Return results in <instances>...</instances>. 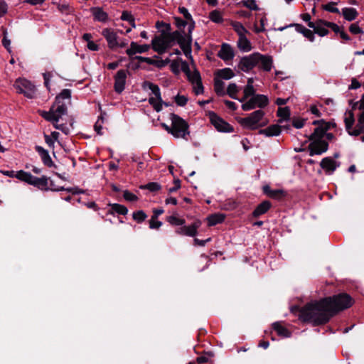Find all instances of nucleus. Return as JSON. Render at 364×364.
<instances>
[{
    "label": "nucleus",
    "instance_id": "obj_21",
    "mask_svg": "<svg viewBox=\"0 0 364 364\" xmlns=\"http://www.w3.org/2000/svg\"><path fill=\"white\" fill-rule=\"evenodd\" d=\"M48 181H49V178H48L46 176H43L41 178L33 176L32 182L31 183V185H32L42 191H48Z\"/></svg>",
    "mask_w": 364,
    "mask_h": 364
},
{
    "label": "nucleus",
    "instance_id": "obj_25",
    "mask_svg": "<svg viewBox=\"0 0 364 364\" xmlns=\"http://www.w3.org/2000/svg\"><path fill=\"white\" fill-rule=\"evenodd\" d=\"M108 205L111 208L107 211V215H114L115 213L119 215H126L128 213V209L124 205L119 203H109Z\"/></svg>",
    "mask_w": 364,
    "mask_h": 364
},
{
    "label": "nucleus",
    "instance_id": "obj_27",
    "mask_svg": "<svg viewBox=\"0 0 364 364\" xmlns=\"http://www.w3.org/2000/svg\"><path fill=\"white\" fill-rule=\"evenodd\" d=\"M225 219V215L222 213H215L210 215L207 218L208 225L214 226L217 224L222 223Z\"/></svg>",
    "mask_w": 364,
    "mask_h": 364
},
{
    "label": "nucleus",
    "instance_id": "obj_42",
    "mask_svg": "<svg viewBox=\"0 0 364 364\" xmlns=\"http://www.w3.org/2000/svg\"><path fill=\"white\" fill-rule=\"evenodd\" d=\"M147 218V215L142 210H137L133 213L132 218L137 223H141L144 222Z\"/></svg>",
    "mask_w": 364,
    "mask_h": 364
},
{
    "label": "nucleus",
    "instance_id": "obj_39",
    "mask_svg": "<svg viewBox=\"0 0 364 364\" xmlns=\"http://www.w3.org/2000/svg\"><path fill=\"white\" fill-rule=\"evenodd\" d=\"M348 114L349 116L345 118L344 122L346 124V129L348 133L350 134V132H352V127L355 122V118L353 111H349Z\"/></svg>",
    "mask_w": 364,
    "mask_h": 364
},
{
    "label": "nucleus",
    "instance_id": "obj_60",
    "mask_svg": "<svg viewBox=\"0 0 364 364\" xmlns=\"http://www.w3.org/2000/svg\"><path fill=\"white\" fill-rule=\"evenodd\" d=\"M188 100V97H186L184 95H177L175 97V102L176 103L177 105L181 107L185 106L187 104Z\"/></svg>",
    "mask_w": 364,
    "mask_h": 364
},
{
    "label": "nucleus",
    "instance_id": "obj_1",
    "mask_svg": "<svg viewBox=\"0 0 364 364\" xmlns=\"http://www.w3.org/2000/svg\"><path fill=\"white\" fill-rule=\"evenodd\" d=\"M355 303L348 294L342 292L318 300H311L304 306L294 305L290 311L298 318H331L350 309Z\"/></svg>",
    "mask_w": 364,
    "mask_h": 364
},
{
    "label": "nucleus",
    "instance_id": "obj_51",
    "mask_svg": "<svg viewBox=\"0 0 364 364\" xmlns=\"http://www.w3.org/2000/svg\"><path fill=\"white\" fill-rule=\"evenodd\" d=\"M156 28L158 29H161V28H164L163 29L160 30V32L161 31L165 32V33H169L171 30V26L170 23H165L164 21H157L156 22L155 25Z\"/></svg>",
    "mask_w": 364,
    "mask_h": 364
},
{
    "label": "nucleus",
    "instance_id": "obj_63",
    "mask_svg": "<svg viewBox=\"0 0 364 364\" xmlns=\"http://www.w3.org/2000/svg\"><path fill=\"white\" fill-rule=\"evenodd\" d=\"M300 17L301 18V19L303 21H304L305 22H307V25L309 28H313L314 27V22H312L311 21V15L309 14V13H304V14H301L300 15Z\"/></svg>",
    "mask_w": 364,
    "mask_h": 364
},
{
    "label": "nucleus",
    "instance_id": "obj_5",
    "mask_svg": "<svg viewBox=\"0 0 364 364\" xmlns=\"http://www.w3.org/2000/svg\"><path fill=\"white\" fill-rule=\"evenodd\" d=\"M14 88L16 92L19 94H23V95L28 98L32 99L36 95V87L31 83V81L26 79H18L14 84Z\"/></svg>",
    "mask_w": 364,
    "mask_h": 364
},
{
    "label": "nucleus",
    "instance_id": "obj_47",
    "mask_svg": "<svg viewBox=\"0 0 364 364\" xmlns=\"http://www.w3.org/2000/svg\"><path fill=\"white\" fill-rule=\"evenodd\" d=\"M336 4H337L336 2L331 1V2H329L327 4H323L321 6V8L324 11H328V12H331V13H334V14H340L339 9L334 6Z\"/></svg>",
    "mask_w": 364,
    "mask_h": 364
},
{
    "label": "nucleus",
    "instance_id": "obj_4",
    "mask_svg": "<svg viewBox=\"0 0 364 364\" xmlns=\"http://www.w3.org/2000/svg\"><path fill=\"white\" fill-rule=\"evenodd\" d=\"M172 45L173 41L168 38V33L164 31L159 36H155L151 41V48L160 55L164 53Z\"/></svg>",
    "mask_w": 364,
    "mask_h": 364
},
{
    "label": "nucleus",
    "instance_id": "obj_26",
    "mask_svg": "<svg viewBox=\"0 0 364 364\" xmlns=\"http://www.w3.org/2000/svg\"><path fill=\"white\" fill-rule=\"evenodd\" d=\"M94 19L100 22H106L108 20V14L100 7H92L90 9Z\"/></svg>",
    "mask_w": 364,
    "mask_h": 364
},
{
    "label": "nucleus",
    "instance_id": "obj_15",
    "mask_svg": "<svg viewBox=\"0 0 364 364\" xmlns=\"http://www.w3.org/2000/svg\"><path fill=\"white\" fill-rule=\"evenodd\" d=\"M263 193L272 199L281 200L287 196V193L282 189L272 190L269 185L262 187Z\"/></svg>",
    "mask_w": 364,
    "mask_h": 364
},
{
    "label": "nucleus",
    "instance_id": "obj_55",
    "mask_svg": "<svg viewBox=\"0 0 364 364\" xmlns=\"http://www.w3.org/2000/svg\"><path fill=\"white\" fill-rule=\"evenodd\" d=\"M304 323H310L314 327L323 326L330 320H301Z\"/></svg>",
    "mask_w": 364,
    "mask_h": 364
},
{
    "label": "nucleus",
    "instance_id": "obj_17",
    "mask_svg": "<svg viewBox=\"0 0 364 364\" xmlns=\"http://www.w3.org/2000/svg\"><path fill=\"white\" fill-rule=\"evenodd\" d=\"M151 46L148 44L139 45L136 42H132L130 43V48L126 50V53L132 57L136 53H142L147 52Z\"/></svg>",
    "mask_w": 364,
    "mask_h": 364
},
{
    "label": "nucleus",
    "instance_id": "obj_19",
    "mask_svg": "<svg viewBox=\"0 0 364 364\" xmlns=\"http://www.w3.org/2000/svg\"><path fill=\"white\" fill-rule=\"evenodd\" d=\"M35 149L39 154L41 160L45 166L51 168L55 166V164L50 158L48 151L41 146H36Z\"/></svg>",
    "mask_w": 364,
    "mask_h": 364
},
{
    "label": "nucleus",
    "instance_id": "obj_20",
    "mask_svg": "<svg viewBox=\"0 0 364 364\" xmlns=\"http://www.w3.org/2000/svg\"><path fill=\"white\" fill-rule=\"evenodd\" d=\"M289 26L291 27H294L295 28V30L303 34V36L304 37H306L309 41H314V38H315V36H314V32L306 28V27H304L303 25L300 24V23H291L289 25Z\"/></svg>",
    "mask_w": 364,
    "mask_h": 364
},
{
    "label": "nucleus",
    "instance_id": "obj_44",
    "mask_svg": "<svg viewBox=\"0 0 364 364\" xmlns=\"http://www.w3.org/2000/svg\"><path fill=\"white\" fill-rule=\"evenodd\" d=\"M141 189H146L149 190L151 192H155L161 190V186L159 183L157 182H150L145 185L140 186Z\"/></svg>",
    "mask_w": 364,
    "mask_h": 364
},
{
    "label": "nucleus",
    "instance_id": "obj_64",
    "mask_svg": "<svg viewBox=\"0 0 364 364\" xmlns=\"http://www.w3.org/2000/svg\"><path fill=\"white\" fill-rule=\"evenodd\" d=\"M103 119H104L102 115L100 116L98 120L96 122V123H95V124L94 126V129H95V132L98 134H100V135L102 134V123L103 122Z\"/></svg>",
    "mask_w": 364,
    "mask_h": 364
},
{
    "label": "nucleus",
    "instance_id": "obj_31",
    "mask_svg": "<svg viewBox=\"0 0 364 364\" xmlns=\"http://www.w3.org/2000/svg\"><path fill=\"white\" fill-rule=\"evenodd\" d=\"M238 48L243 51H250L252 49L250 41L245 35L240 34L237 42Z\"/></svg>",
    "mask_w": 364,
    "mask_h": 364
},
{
    "label": "nucleus",
    "instance_id": "obj_2",
    "mask_svg": "<svg viewBox=\"0 0 364 364\" xmlns=\"http://www.w3.org/2000/svg\"><path fill=\"white\" fill-rule=\"evenodd\" d=\"M71 91L69 89H63L55 99V102L48 112L39 111L40 115L46 121L53 123L55 128L63 130V124H58V122L63 115L68 112L66 105L63 102V100H70Z\"/></svg>",
    "mask_w": 364,
    "mask_h": 364
},
{
    "label": "nucleus",
    "instance_id": "obj_18",
    "mask_svg": "<svg viewBox=\"0 0 364 364\" xmlns=\"http://www.w3.org/2000/svg\"><path fill=\"white\" fill-rule=\"evenodd\" d=\"M338 165L337 162L331 157H325L320 162V166L326 173H332Z\"/></svg>",
    "mask_w": 364,
    "mask_h": 364
},
{
    "label": "nucleus",
    "instance_id": "obj_43",
    "mask_svg": "<svg viewBox=\"0 0 364 364\" xmlns=\"http://www.w3.org/2000/svg\"><path fill=\"white\" fill-rule=\"evenodd\" d=\"M121 19L128 21L132 28H135V19L130 11H124L122 14Z\"/></svg>",
    "mask_w": 364,
    "mask_h": 364
},
{
    "label": "nucleus",
    "instance_id": "obj_50",
    "mask_svg": "<svg viewBox=\"0 0 364 364\" xmlns=\"http://www.w3.org/2000/svg\"><path fill=\"white\" fill-rule=\"evenodd\" d=\"M238 92L237 86L235 83H230L227 88V94L232 99L237 98V93Z\"/></svg>",
    "mask_w": 364,
    "mask_h": 364
},
{
    "label": "nucleus",
    "instance_id": "obj_9",
    "mask_svg": "<svg viewBox=\"0 0 364 364\" xmlns=\"http://www.w3.org/2000/svg\"><path fill=\"white\" fill-rule=\"evenodd\" d=\"M308 151L310 156L320 155L328 149V143L323 139L310 140Z\"/></svg>",
    "mask_w": 364,
    "mask_h": 364
},
{
    "label": "nucleus",
    "instance_id": "obj_52",
    "mask_svg": "<svg viewBox=\"0 0 364 364\" xmlns=\"http://www.w3.org/2000/svg\"><path fill=\"white\" fill-rule=\"evenodd\" d=\"M173 23L179 30H183L188 25V21L186 19H182L181 17L174 16Z\"/></svg>",
    "mask_w": 364,
    "mask_h": 364
},
{
    "label": "nucleus",
    "instance_id": "obj_29",
    "mask_svg": "<svg viewBox=\"0 0 364 364\" xmlns=\"http://www.w3.org/2000/svg\"><path fill=\"white\" fill-rule=\"evenodd\" d=\"M326 132V128H324L323 126H318L314 129L313 133L308 136V139L309 140L323 139Z\"/></svg>",
    "mask_w": 364,
    "mask_h": 364
},
{
    "label": "nucleus",
    "instance_id": "obj_33",
    "mask_svg": "<svg viewBox=\"0 0 364 364\" xmlns=\"http://www.w3.org/2000/svg\"><path fill=\"white\" fill-rule=\"evenodd\" d=\"M15 177L18 180L31 185L33 176L31 175V173H30L29 172L20 170L16 172V173L15 174Z\"/></svg>",
    "mask_w": 364,
    "mask_h": 364
},
{
    "label": "nucleus",
    "instance_id": "obj_11",
    "mask_svg": "<svg viewBox=\"0 0 364 364\" xmlns=\"http://www.w3.org/2000/svg\"><path fill=\"white\" fill-rule=\"evenodd\" d=\"M128 73L129 71L127 70L121 69L114 76V90L117 93L120 94L124 91Z\"/></svg>",
    "mask_w": 364,
    "mask_h": 364
},
{
    "label": "nucleus",
    "instance_id": "obj_53",
    "mask_svg": "<svg viewBox=\"0 0 364 364\" xmlns=\"http://www.w3.org/2000/svg\"><path fill=\"white\" fill-rule=\"evenodd\" d=\"M231 25L232 26V27L234 28V30L237 33V34L239 35V36H240V34L242 35H245L244 33H247V29L244 27V26L240 23V22H237V21H235V22H232L231 23Z\"/></svg>",
    "mask_w": 364,
    "mask_h": 364
},
{
    "label": "nucleus",
    "instance_id": "obj_13",
    "mask_svg": "<svg viewBox=\"0 0 364 364\" xmlns=\"http://www.w3.org/2000/svg\"><path fill=\"white\" fill-rule=\"evenodd\" d=\"M102 35L106 39L109 49L115 50L118 48V36L114 29L109 28H104L102 31Z\"/></svg>",
    "mask_w": 364,
    "mask_h": 364
},
{
    "label": "nucleus",
    "instance_id": "obj_16",
    "mask_svg": "<svg viewBox=\"0 0 364 364\" xmlns=\"http://www.w3.org/2000/svg\"><path fill=\"white\" fill-rule=\"evenodd\" d=\"M217 55L220 59L228 61L234 58L235 53L232 48L229 44L223 43Z\"/></svg>",
    "mask_w": 364,
    "mask_h": 364
},
{
    "label": "nucleus",
    "instance_id": "obj_12",
    "mask_svg": "<svg viewBox=\"0 0 364 364\" xmlns=\"http://www.w3.org/2000/svg\"><path fill=\"white\" fill-rule=\"evenodd\" d=\"M202 223L200 220H196L191 225H181L176 229V232L178 235L189 237H195L198 233V229L200 227Z\"/></svg>",
    "mask_w": 364,
    "mask_h": 364
},
{
    "label": "nucleus",
    "instance_id": "obj_48",
    "mask_svg": "<svg viewBox=\"0 0 364 364\" xmlns=\"http://www.w3.org/2000/svg\"><path fill=\"white\" fill-rule=\"evenodd\" d=\"M209 18L215 22V23H222L223 21V16H222V14L220 13V11H218V10H214L213 11H211L209 14Z\"/></svg>",
    "mask_w": 364,
    "mask_h": 364
},
{
    "label": "nucleus",
    "instance_id": "obj_23",
    "mask_svg": "<svg viewBox=\"0 0 364 364\" xmlns=\"http://www.w3.org/2000/svg\"><path fill=\"white\" fill-rule=\"evenodd\" d=\"M282 127L279 124H272L264 129H260L259 134L267 136H278L282 132Z\"/></svg>",
    "mask_w": 364,
    "mask_h": 364
},
{
    "label": "nucleus",
    "instance_id": "obj_56",
    "mask_svg": "<svg viewBox=\"0 0 364 364\" xmlns=\"http://www.w3.org/2000/svg\"><path fill=\"white\" fill-rule=\"evenodd\" d=\"M364 133V124H360L358 121L354 129L350 132L351 136H358L360 134Z\"/></svg>",
    "mask_w": 364,
    "mask_h": 364
},
{
    "label": "nucleus",
    "instance_id": "obj_49",
    "mask_svg": "<svg viewBox=\"0 0 364 364\" xmlns=\"http://www.w3.org/2000/svg\"><path fill=\"white\" fill-rule=\"evenodd\" d=\"M187 77L189 82L193 85L201 80L200 72L197 69H195L193 73L191 72Z\"/></svg>",
    "mask_w": 364,
    "mask_h": 364
},
{
    "label": "nucleus",
    "instance_id": "obj_37",
    "mask_svg": "<svg viewBox=\"0 0 364 364\" xmlns=\"http://www.w3.org/2000/svg\"><path fill=\"white\" fill-rule=\"evenodd\" d=\"M192 36L190 34H184L180 41H178V44L179 45L181 50L183 48L186 47H191L192 46Z\"/></svg>",
    "mask_w": 364,
    "mask_h": 364
},
{
    "label": "nucleus",
    "instance_id": "obj_22",
    "mask_svg": "<svg viewBox=\"0 0 364 364\" xmlns=\"http://www.w3.org/2000/svg\"><path fill=\"white\" fill-rule=\"evenodd\" d=\"M272 207V203L269 200H264L259 203L254 210L252 215L254 218L265 214Z\"/></svg>",
    "mask_w": 364,
    "mask_h": 364
},
{
    "label": "nucleus",
    "instance_id": "obj_24",
    "mask_svg": "<svg viewBox=\"0 0 364 364\" xmlns=\"http://www.w3.org/2000/svg\"><path fill=\"white\" fill-rule=\"evenodd\" d=\"M273 329L277 332V335L283 338H289L291 336V332L281 322L277 321L272 323Z\"/></svg>",
    "mask_w": 364,
    "mask_h": 364
},
{
    "label": "nucleus",
    "instance_id": "obj_34",
    "mask_svg": "<svg viewBox=\"0 0 364 364\" xmlns=\"http://www.w3.org/2000/svg\"><path fill=\"white\" fill-rule=\"evenodd\" d=\"M225 83L217 77L214 78V91L218 96H224L226 93L224 90Z\"/></svg>",
    "mask_w": 364,
    "mask_h": 364
},
{
    "label": "nucleus",
    "instance_id": "obj_46",
    "mask_svg": "<svg viewBox=\"0 0 364 364\" xmlns=\"http://www.w3.org/2000/svg\"><path fill=\"white\" fill-rule=\"evenodd\" d=\"M166 220L171 225L178 226L185 224L186 220L183 218H178L174 215H171L166 218Z\"/></svg>",
    "mask_w": 364,
    "mask_h": 364
},
{
    "label": "nucleus",
    "instance_id": "obj_8",
    "mask_svg": "<svg viewBox=\"0 0 364 364\" xmlns=\"http://www.w3.org/2000/svg\"><path fill=\"white\" fill-rule=\"evenodd\" d=\"M210 123L220 132H233L234 128L214 112H209Z\"/></svg>",
    "mask_w": 364,
    "mask_h": 364
},
{
    "label": "nucleus",
    "instance_id": "obj_57",
    "mask_svg": "<svg viewBox=\"0 0 364 364\" xmlns=\"http://www.w3.org/2000/svg\"><path fill=\"white\" fill-rule=\"evenodd\" d=\"M123 197H124V200H126L127 201H131V202L137 201L139 199L138 197L135 194L132 193V192H130L128 190H126L124 191Z\"/></svg>",
    "mask_w": 364,
    "mask_h": 364
},
{
    "label": "nucleus",
    "instance_id": "obj_58",
    "mask_svg": "<svg viewBox=\"0 0 364 364\" xmlns=\"http://www.w3.org/2000/svg\"><path fill=\"white\" fill-rule=\"evenodd\" d=\"M179 67H180V59L173 60L171 61L170 68H171V70L172 71L173 73H174L175 75H178L180 73Z\"/></svg>",
    "mask_w": 364,
    "mask_h": 364
},
{
    "label": "nucleus",
    "instance_id": "obj_7",
    "mask_svg": "<svg viewBox=\"0 0 364 364\" xmlns=\"http://www.w3.org/2000/svg\"><path fill=\"white\" fill-rule=\"evenodd\" d=\"M264 112L258 109L252 112L248 117L240 118L238 122L244 127L254 130L257 129V124L263 118Z\"/></svg>",
    "mask_w": 364,
    "mask_h": 364
},
{
    "label": "nucleus",
    "instance_id": "obj_41",
    "mask_svg": "<svg viewBox=\"0 0 364 364\" xmlns=\"http://www.w3.org/2000/svg\"><path fill=\"white\" fill-rule=\"evenodd\" d=\"M149 103L153 107L154 110L159 112L162 109V105L164 102L162 99H161L160 101L156 97H151L149 99Z\"/></svg>",
    "mask_w": 364,
    "mask_h": 364
},
{
    "label": "nucleus",
    "instance_id": "obj_36",
    "mask_svg": "<svg viewBox=\"0 0 364 364\" xmlns=\"http://www.w3.org/2000/svg\"><path fill=\"white\" fill-rule=\"evenodd\" d=\"M323 26H324L323 23H318V19L314 23V27L312 28L315 33L318 34L319 36L323 37L329 33V31Z\"/></svg>",
    "mask_w": 364,
    "mask_h": 364
},
{
    "label": "nucleus",
    "instance_id": "obj_3",
    "mask_svg": "<svg viewBox=\"0 0 364 364\" xmlns=\"http://www.w3.org/2000/svg\"><path fill=\"white\" fill-rule=\"evenodd\" d=\"M169 118L172 124L171 135L176 138L186 139V136L190 134L188 123L175 113H171Z\"/></svg>",
    "mask_w": 364,
    "mask_h": 364
},
{
    "label": "nucleus",
    "instance_id": "obj_62",
    "mask_svg": "<svg viewBox=\"0 0 364 364\" xmlns=\"http://www.w3.org/2000/svg\"><path fill=\"white\" fill-rule=\"evenodd\" d=\"M170 62H171V60L169 58H166L165 60H159L153 59L152 65H155L156 67H157L159 68H161L166 66Z\"/></svg>",
    "mask_w": 364,
    "mask_h": 364
},
{
    "label": "nucleus",
    "instance_id": "obj_28",
    "mask_svg": "<svg viewBox=\"0 0 364 364\" xmlns=\"http://www.w3.org/2000/svg\"><path fill=\"white\" fill-rule=\"evenodd\" d=\"M342 15L346 21H352L357 18L358 13L354 8L346 7L342 9Z\"/></svg>",
    "mask_w": 364,
    "mask_h": 364
},
{
    "label": "nucleus",
    "instance_id": "obj_35",
    "mask_svg": "<svg viewBox=\"0 0 364 364\" xmlns=\"http://www.w3.org/2000/svg\"><path fill=\"white\" fill-rule=\"evenodd\" d=\"M291 111L289 107H279L277 112V115L281 117L282 119H279V122H282V120H288L290 118Z\"/></svg>",
    "mask_w": 364,
    "mask_h": 364
},
{
    "label": "nucleus",
    "instance_id": "obj_54",
    "mask_svg": "<svg viewBox=\"0 0 364 364\" xmlns=\"http://www.w3.org/2000/svg\"><path fill=\"white\" fill-rule=\"evenodd\" d=\"M244 6L250 9V10L257 11L259 7L256 4L255 0H242L240 2Z\"/></svg>",
    "mask_w": 364,
    "mask_h": 364
},
{
    "label": "nucleus",
    "instance_id": "obj_10",
    "mask_svg": "<svg viewBox=\"0 0 364 364\" xmlns=\"http://www.w3.org/2000/svg\"><path fill=\"white\" fill-rule=\"evenodd\" d=\"M257 52L242 57L240 60L238 68L244 72H249L257 66Z\"/></svg>",
    "mask_w": 364,
    "mask_h": 364
},
{
    "label": "nucleus",
    "instance_id": "obj_45",
    "mask_svg": "<svg viewBox=\"0 0 364 364\" xmlns=\"http://www.w3.org/2000/svg\"><path fill=\"white\" fill-rule=\"evenodd\" d=\"M185 33L184 30H177L171 33L170 32L168 38L173 42L176 41L178 43V41H180Z\"/></svg>",
    "mask_w": 364,
    "mask_h": 364
},
{
    "label": "nucleus",
    "instance_id": "obj_61",
    "mask_svg": "<svg viewBox=\"0 0 364 364\" xmlns=\"http://www.w3.org/2000/svg\"><path fill=\"white\" fill-rule=\"evenodd\" d=\"M305 122V119L294 118L292 120V126L296 129H301L304 126Z\"/></svg>",
    "mask_w": 364,
    "mask_h": 364
},
{
    "label": "nucleus",
    "instance_id": "obj_40",
    "mask_svg": "<svg viewBox=\"0 0 364 364\" xmlns=\"http://www.w3.org/2000/svg\"><path fill=\"white\" fill-rule=\"evenodd\" d=\"M318 23H323L324 26L330 28L336 33H338L342 27L338 26L336 23L327 21L323 19H318Z\"/></svg>",
    "mask_w": 364,
    "mask_h": 364
},
{
    "label": "nucleus",
    "instance_id": "obj_59",
    "mask_svg": "<svg viewBox=\"0 0 364 364\" xmlns=\"http://www.w3.org/2000/svg\"><path fill=\"white\" fill-rule=\"evenodd\" d=\"M193 92L196 95L203 94L204 92V87L202 82V79L193 85Z\"/></svg>",
    "mask_w": 364,
    "mask_h": 364
},
{
    "label": "nucleus",
    "instance_id": "obj_32",
    "mask_svg": "<svg viewBox=\"0 0 364 364\" xmlns=\"http://www.w3.org/2000/svg\"><path fill=\"white\" fill-rule=\"evenodd\" d=\"M217 77H220L223 80H230L235 76V73L232 69L226 68L220 70H218L215 73Z\"/></svg>",
    "mask_w": 364,
    "mask_h": 364
},
{
    "label": "nucleus",
    "instance_id": "obj_38",
    "mask_svg": "<svg viewBox=\"0 0 364 364\" xmlns=\"http://www.w3.org/2000/svg\"><path fill=\"white\" fill-rule=\"evenodd\" d=\"M255 94V90L252 85H247L244 88V96L242 97L240 101L243 102H245L248 97H253L254 95H256Z\"/></svg>",
    "mask_w": 364,
    "mask_h": 364
},
{
    "label": "nucleus",
    "instance_id": "obj_30",
    "mask_svg": "<svg viewBox=\"0 0 364 364\" xmlns=\"http://www.w3.org/2000/svg\"><path fill=\"white\" fill-rule=\"evenodd\" d=\"M142 87L144 89H146V87L149 88L155 97L160 101L161 99H162L159 87L157 85L146 80L142 83Z\"/></svg>",
    "mask_w": 364,
    "mask_h": 364
},
{
    "label": "nucleus",
    "instance_id": "obj_14",
    "mask_svg": "<svg viewBox=\"0 0 364 364\" xmlns=\"http://www.w3.org/2000/svg\"><path fill=\"white\" fill-rule=\"evenodd\" d=\"M273 64V59L271 55H262L257 52V65L259 68L265 71L269 72L272 70Z\"/></svg>",
    "mask_w": 364,
    "mask_h": 364
},
{
    "label": "nucleus",
    "instance_id": "obj_6",
    "mask_svg": "<svg viewBox=\"0 0 364 364\" xmlns=\"http://www.w3.org/2000/svg\"><path fill=\"white\" fill-rule=\"evenodd\" d=\"M269 105V99L264 95L257 94L252 97L247 102L242 105L244 111H249L255 107L264 108Z\"/></svg>",
    "mask_w": 364,
    "mask_h": 364
}]
</instances>
